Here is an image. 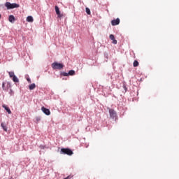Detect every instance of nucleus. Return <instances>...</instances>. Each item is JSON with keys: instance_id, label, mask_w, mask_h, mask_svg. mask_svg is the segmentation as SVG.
<instances>
[{"instance_id": "4468645a", "label": "nucleus", "mask_w": 179, "mask_h": 179, "mask_svg": "<svg viewBox=\"0 0 179 179\" xmlns=\"http://www.w3.org/2000/svg\"><path fill=\"white\" fill-rule=\"evenodd\" d=\"M41 110H42L43 113H50V110L48 108H45V107H44V106H43L41 108Z\"/></svg>"}, {"instance_id": "7ed1b4c3", "label": "nucleus", "mask_w": 179, "mask_h": 179, "mask_svg": "<svg viewBox=\"0 0 179 179\" xmlns=\"http://www.w3.org/2000/svg\"><path fill=\"white\" fill-rule=\"evenodd\" d=\"M52 69H59L61 70L64 68V65L61 63H58L57 62L52 64Z\"/></svg>"}, {"instance_id": "f03ea898", "label": "nucleus", "mask_w": 179, "mask_h": 179, "mask_svg": "<svg viewBox=\"0 0 179 179\" xmlns=\"http://www.w3.org/2000/svg\"><path fill=\"white\" fill-rule=\"evenodd\" d=\"M60 153L62 155H68V156H72L73 155V152L69 148H62Z\"/></svg>"}, {"instance_id": "2eb2a0df", "label": "nucleus", "mask_w": 179, "mask_h": 179, "mask_svg": "<svg viewBox=\"0 0 179 179\" xmlns=\"http://www.w3.org/2000/svg\"><path fill=\"white\" fill-rule=\"evenodd\" d=\"M133 66H134V68H136V66H139V62L137 60H135L133 63Z\"/></svg>"}, {"instance_id": "20e7f679", "label": "nucleus", "mask_w": 179, "mask_h": 179, "mask_svg": "<svg viewBox=\"0 0 179 179\" xmlns=\"http://www.w3.org/2000/svg\"><path fill=\"white\" fill-rule=\"evenodd\" d=\"M60 75L61 76H73V75H75V71L73 70H70L69 73L62 72Z\"/></svg>"}, {"instance_id": "a878e982", "label": "nucleus", "mask_w": 179, "mask_h": 179, "mask_svg": "<svg viewBox=\"0 0 179 179\" xmlns=\"http://www.w3.org/2000/svg\"><path fill=\"white\" fill-rule=\"evenodd\" d=\"M0 19H1V14H0Z\"/></svg>"}, {"instance_id": "b1692460", "label": "nucleus", "mask_w": 179, "mask_h": 179, "mask_svg": "<svg viewBox=\"0 0 179 179\" xmlns=\"http://www.w3.org/2000/svg\"><path fill=\"white\" fill-rule=\"evenodd\" d=\"M36 121H37V122H38V121H40V118L39 117H36Z\"/></svg>"}, {"instance_id": "a211bd4d", "label": "nucleus", "mask_w": 179, "mask_h": 179, "mask_svg": "<svg viewBox=\"0 0 179 179\" xmlns=\"http://www.w3.org/2000/svg\"><path fill=\"white\" fill-rule=\"evenodd\" d=\"M86 13L87 15H90L91 12H90V9L89 8H86Z\"/></svg>"}, {"instance_id": "412c9836", "label": "nucleus", "mask_w": 179, "mask_h": 179, "mask_svg": "<svg viewBox=\"0 0 179 179\" xmlns=\"http://www.w3.org/2000/svg\"><path fill=\"white\" fill-rule=\"evenodd\" d=\"M10 96H12V94H13V91L12 90V89L10 90Z\"/></svg>"}, {"instance_id": "6e6552de", "label": "nucleus", "mask_w": 179, "mask_h": 179, "mask_svg": "<svg viewBox=\"0 0 179 179\" xmlns=\"http://www.w3.org/2000/svg\"><path fill=\"white\" fill-rule=\"evenodd\" d=\"M109 37L110 40L113 41V44H117V40H115V37L114 36V35L110 34Z\"/></svg>"}, {"instance_id": "0eeeda50", "label": "nucleus", "mask_w": 179, "mask_h": 179, "mask_svg": "<svg viewBox=\"0 0 179 179\" xmlns=\"http://www.w3.org/2000/svg\"><path fill=\"white\" fill-rule=\"evenodd\" d=\"M112 26H117L120 24V18H117L116 20H113L111 21Z\"/></svg>"}, {"instance_id": "ddd939ff", "label": "nucleus", "mask_w": 179, "mask_h": 179, "mask_svg": "<svg viewBox=\"0 0 179 179\" xmlns=\"http://www.w3.org/2000/svg\"><path fill=\"white\" fill-rule=\"evenodd\" d=\"M29 90H34L36 89V84L33 83L29 85Z\"/></svg>"}, {"instance_id": "393cba45", "label": "nucleus", "mask_w": 179, "mask_h": 179, "mask_svg": "<svg viewBox=\"0 0 179 179\" xmlns=\"http://www.w3.org/2000/svg\"><path fill=\"white\" fill-rule=\"evenodd\" d=\"M124 90H127V87L124 86Z\"/></svg>"}, {"instance_id": "9b49d317", "label": "nucleus", "mask_w": 179, "mask_h": 179, "mask_svg": "<svg viewBox=\"0 0 179 179\" xmlns=\"http://www.w3.org/2000/svg\"><path fill=\"white\" fill-rule=\"evenodd\" d=\"M8 20L10 23H13L15 22V16L13 15H10L8 17Z\"/></svg>"}, {"instance_id": "aec40b11", "label": "nucleus", "mask_w": 179, "mask_h": 179, "mask_svg": "<svg viewBox=\"0 0 179 179\" xmlns=\"http://www.w3.org/2000/svg\"><path fill=\"white\" fill-rule=\"evenodd\" d=\"M27 80L29 83H31V80L30 78H27Z\"/></svg>"}, {"instance_id": "1a4fd4ad", "label": "nucleus", "mask_w": 179, "mask_h": 179, "mask_svg": "<svg viewBox=\"0 0 179 179\" xmlns=\"http://www.w3.org/2000/svg\"><path fill=\"white\" fill-rule=\"evenodd\" d=\"M1 127L3 128L5 132H8V127H6V124L5 123L2 122Z\"/></svg>"}, {"instance_id": "f8f14e48", "label": "nucleus", "mask_w": 179, "mask_h": 179, "mask_svg": "<svg viewBox=\"0 0 179 179\" xmlns=\"http://www.w3.org/2000/svg\"><path fill=\"white\" fill-rule=\"evenodd\" d=\"M2 107L7 111V113H11L10 109L8 106L6 105H3Z\"/></svg>"}, {"instance_id": "423d86ee", "label": "nucleus", "mask_w": 179, "mask_h": 179, "mask_svg": "<svg viewBox=\"0 0 179 179\" xmlns=\"http://www.w3.org/2000/svg\"><path fill=\"white\" fill-rule=\"evenodd\" d=\"M56 14L57 15V17H62L64 15L61 14V12L59 11V8L58 6H55Z\"/></svg>"}, {"instance_id": "39448f33", "label": "nucleus", "mask_w": 179, "mask_h": 179, "mask_svg": "<svg viewBox=\"0 0 179 179\" xmlns=\"http://www.w3.org/2000/svg\"><path fill=\"white\" fill-rule=\"evenodd\" d=\"M10 87H11V85H10V83H2V89H3V90H5L6 92H7V90H8V89H10Z\"/></svg>"}, {"instance_id": "f257e3e1", "label": "nucleus", "mask_w": 179, "mask_h": 179, "mask_svg": "<svg viewBox=\"0 0 179 179\" xmlns=\"http://www.w3.org/2000/svg\"><path fill=\"white\" fill-rule=\"evenodd\" d=\"M5 6L7 9H15V8H19L20 6L16 3H10V2H6Z\"/></svg>"}, {"instance_id": "4be33fe9", "label": "nucleus", "mask_w": 179, "mask_h": 179, "mask_svg": "<svg viewBox=\"0 0 179 179\" xmlns=\"http://www.w3.org/2000/svg\"><path fill=\"white\" fill-rule=\"evenodd\" d=\"M71 178H72V177H71V176H69L66 178H65L64 179H71Z\"/></svg>"}, {"instance_id": "6ab92c4d", "label": "nucleus", "mask_w": 179, "mask_h": 179, "mask_svg": "<svg viewBox=\"0 0 179 179\" xmlns=\"http://www.w3.org/2000/svg\"><path fill=\"white\" fill-rule=\"evenodd\" d=\"M110 117H115L116 113H110Z\"/></svg>"}, {"instance_id": "f3484780", "label": "nucleus", "mask_w": 179, "mask_h": 179, "mask_svg": "<svg viewBox=\"0 0 179 179\" xmlns=\"http://www.w3.org/2000/svg\"><path fill=\"white\" fill-rule=\"evenodd\" d=\"M8 75H9V77H10V78H13V77L15 76V72H13V71H9V72H8Z\"/></svg>"}, {"instance_id": "dca6fc26", "label": "nucleus", "mask_w": 179, "mask_h": 179, "mask_svg": "<svg viewBox=\"0 0 179 179\" xmlns=\"http://www.w3.org/2000/svg\"><path fill=\"white\" fill-rule=\"evenodd\" d=\"M13 80L15 83H19V78H17V77H16V76H14L13 77Z\"/></svg>"}, {"instance_id": "5701e85b", "label": "nucleus", "mask_w": 179, "mask_h": 179, "mask_svg": "<svg viewBox=\"0 0 179 179\" xmlns=\"http://www.w3.org/2000/svg\"><path fill=\"white\" fill-rule=\"evenodd\" d=\"M45 114L46 115H50V114H51V113H45Z\"/></svg>"}, {"instance_id": "9d476101", "label": "nucleus", "mask_w": 179, "mask_h": 179, "mask_svg": "<svg viewBox=\"0 0 179 179\" xmlns=\"http://www.w3.org/2000/svg\"><path fill=\"white\" fill-rule=\"evenodd\" d=\"M27 22H29L30 23H33V22H34V19L31 16H28L27 17Z\"/></svg>"}]
</instances>
